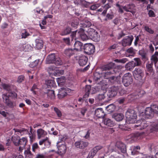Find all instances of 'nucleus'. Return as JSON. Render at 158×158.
<instances>
[{
    "instance_id": "f257e3e1",
    "label": "nucleus",
    "mask_w": 158,
    "mask_h": 158,
    "mask_svg": "<svg viewBox=\"0 0 158 158\" xmlns=\"http://www.w3.org/2000/svg\"><path fill=\"white\" fill-rule=\"evenodd\" d=\"M127 122L129 124L134 123L136 121L137 115L135 111L129 109L126 113Z\"/></svg>"
},
{
    "instance_id": "f03ea898",
    "label": "nucleus",
    "mask_w": 158,
    "mask_h": 158,
    "mask_svg": "<svg viewBox=\"0 0 158 158\" xmlns=\"http://www.w3.org/2000/svg\"><path fill=\"white\" fill-rule=\"evenodd\" d=\"M16 95V94L15 93H7L6 94H4L2 95V97L3 100L9 107L13 108L15 106V105L9 100V97H15Z\"/></svg>"
},
{
    "instance_id": "7ed1b4c3",
    "label": "nucleus",
    "mask_w": 158,
    "mask_h": 158,
    "mask_svg": "<svg viewBox=\"0 0 158 158\" xmlns=\"http://www.w3.org/2000/svg\"><path fill=\"white\" fill-rule=\"evenodd\" d=\"M88 36L95 41H98L99 40V35L98 33L92 28H89L87 31Z\"/></svg>"
},
{
    "instance_id": "20e7f679",
    "label": "nucleus",
    "mask_w": 158,
    "mask_h": 158,
    "mask_svg": "<svg viewBox=\"0 0 158 158\" xmlns=\"http://www.w3.org/2000/svg\"><path fill=\"white\" fill-rule=\"evenodd\" d=\"M122 83L126 87L129 86L132 84L133 80L131 74L128 73L125 74L122 78Z\"/></svg>"
},
{
    "instance_id": "39448f33",
    "label": "nucleus",
    "mask_w": 158,
    "mask_h": 158,
    "mask_svg": "<svg viewBox=\"0 0 158 158\" xmlns=\"http://www.w3.org/2000/svg\"><path fill=\"white\" fill-rule=\"evenodd\" d=\"M114 63H111L108 65H106L104 68V69L105 70H108L109 71L103 73L102 74L103 75L104 77L106 79L109 78V76L112 74L114 72L113 70H110L111 68L114 67Z\"/></svg>"
},
{
    "instance_id": "423d86ee",
    "label": "nucleus",
    "mask_w": 158,
    "mask_h": 158,
    "mask_svg": "<svg viewBox=\"0 0 158 158\" xmlns=\"http://www.w3.org/2000/svg\"><path fill=\"white\" fill-rule=\"evenodd\" d=\"M27 139H11L14 144L16 146H19V150H22L27 143Z\"/></svg>"
},
{
    "instance_id": "0eeeda50",
    "label": "nucleus",
    "mask_w": 158,
    "mask_h": 158,
    "mask_svg": "<svg viewBox=\"0 0 158 158\" xmlns=\"http://www.w3.org/2000/svg\"><path fill=\"white\" fill-rule=\"evenodd\" d=\"M133 75L135 79L137 80L142 79L143 76V71L140 68H135L133 72Z\"/></svg>"
},
{
    "instance_id": "6e6552de",
    "label": "nucleus",
    "mask_w": 158,
    "mask_h": 158,
    "mask_svg": "<svg viewBox=\"0 0 158 158\" xmlns=\"http://www.w3.org/2000/svg\"><path fill=\"white\" fill-rule=\"evenodd\" d=\"M94 47L91 44H86L83 46L84 52L86 54L91 55L94 52Z\"/></svg>"
},
{
    "instance_id": "1a4fd4ad",
    "label": "nucleus",
    "mask_w": 158,
    "mask_h": 158,
    "mask_svg": "<svg viewBox=\"0 0 158 158\" xmlns=\"http://www.w3.org/2000/svg\"><path fill=\"white\" fill-rule=\"evenodd\" d=\"M148 126V123L144 119H141L137 121L135 128L137 129L142 130L146 128Z\"/></svg>"
},
{
    "instance_id": "9d476101",
    "label": "nucleus",
    "mask_w": 158,
    "mask_h": 158,
    "mask_svg": "<svg viewBox=\"0 0 158 158\" xmlns=\"http://www.w3.org/2000/svg\"><path fill=\"white\" fill-rule=\"evenodd\" d=\"M119 88L118 86H113L111 87L108 90L107 95L109 98H113L117 94Z\"/></svg>"
},
{
    "instance_id": "9b49d317",
    "label": "nucleus",
    "mask_w": 158,
    "mask_h": 158,
    "mask_svg": "<svg viewBox=\"0 0 158 158\" xmlns=\"http://www.w3.org/2000/svg\"><path fill=\"white\" fill-rule=\"evenodd\" d=\"M70 89L67 88H61L59 89L58 94V97L59 99L64 98L70 91Z\"/></svg>"
},
{
    "instance_id": "f8f14e48",
    "label": "nucleus",
    "mask_w": 158,
    "mask_h": 158,
    "mask_svg": "<svg viewBox=\"0 0 158 158\" xmlns=\"http://www.w3.org/2000/svg\"><path fill=\"white\" fill-rule=\"evenodd\" d=\"M134 38L133 36H127L125 37L122 41V44L123 46L127 45H130L132 42Z\"/></svg>"
},
{
    "instance_id": "ddd939ff",
    "label": "nucleus",
    "mask_w": 158,
    "mask_h": 158,
    "mask_svg": "<svg viewBox=\"0 0 158 158\" xmlns=\"http://www.w3.org/2000/svg\"><path fill=\"white\" fill-rule=\"evenodd\" d=\"M60 141H58L57 143L58 145L57 148H58L57 152L58 154L62 155L65 153L66 152V148L65 145L62 144H61V145L60 146Z\"/></svg>"
},
{
    "instance_id": "4468645a",
    "label": "nucleus",
    "mask_w": 158,
    "mask_h": 158,
    "mask_svg": "<svg viewBox=\"0 0 158 158\" xmlns=\"http://www.w3.org/2000/svg\"><path fill=\"white\" fill-rule=\"evenodd\" d=\"M115 146L119 150L123 153H125L126 152V148L125 145L123 142L118 141L116 142Z\"/></svg>"
},
{
    "instance_id": "2eb2a0df",
    "label": "nucleus",
    "mask_w": 158,
    "mask_h": 158,
    "mask_svg": "<svg viewBox=\"0 0 158 158\" xmlns=\"http://www.w3.org/2000/svg\"><path fill=\"white\" fill-rule=\"evenodd\" d=\"M89 143L87 142L80 141L76 142L75 143L76 147L80 149H83L86 147L88 145Z\"/></svg>"
},
{
    "instance_id": "dca6fc26",
    "label": "nucleus",
    "mask_w": 158,
    "mask_h": 158,
    "mask_svg": "<svg viewBox=\"0 0 158 158\" xmlns=\"http://www.w3.org/2000/svg\"><path fill=\"white\" fill-rule=\"evenodd\" d=\"M56 55L54 53H52L48 55L46 60V64H53L55 61L56 58Z\"/></svg>"
},
{
    "instance_id": "f3484780",
    "label": "nucleus",
    "mask_w": 158,
    "mask_h": 158,
    "mask_svg": "<svg viewBox=\"0 0 158 158\" xmlns=\"http://www.w3.org/2000/svg\"><path fill=\"white\" fill-rule=\"evenodd\" d=\"M152 109V105L150 107H148L146 109L145 113L147 118H152L153 116L154 113Z\"/></svg>"
},
{
    "instance_id": "a211bd4d",
    "label": "nucleus",
    "mask_w": 158,
    "mask_h": 158,
    "mask_svg": "<svg viewBox=\"0 0 158 158\" xmlns=\"http://www.w3.org/2000/svg\"><path fill=\"white\" fill-rule=\"evenodd\" d=\"M135 6L133 4H129L123 6V9L127 12H130L133 14L135 12L133 10L135 9Z\"/></svg>"
},
{
    "instance_id": "6ab92c4d",
    "label": "nucleus",
    "mask_w": 158,
    "mask_h": 158,
    "mask_svg": "<svg viewBox=\"0 0 158 158\" xmlns=\"http://www.w3.org/2000/svg\"><path fill=\"white\" fill-rule=\"evenodd\" d=\"M74 48H73L76 52L81 51L83 48L82 43L79 41H75L74 44Z\"/></svg>"
},
{
    "instance_id": "aec40b11",
    "label": "nucleus",
    "mask_w": 158,
    "mask_h": 158,
    "mask_svg": "<svg viewBox=\"0 0 158 158\" xmlns=\"http://www.w3.org/2000/svg\"><path fill=\"white\" fill-rule=\"evenodd\" d=\"M112 117L117 121H121L124 118V115L122 113H114Z\"/></svg>"
},
{
    "instance_id": "412c9836",
    "label": "nucleus",
    "mask_w": 158,
    "mask_h": 158,
    "mask_svg": "<svg viewBox=\"0 0 158 158\" xmlns=\"http://www.w3.org/2000/svg\"><path fill=\"white\" fill-rule=\"evenodd\" d=\"M111 7V5L109 3H107L104 5V6H102L101 8L98 9V11L99 12H102L103 11L102 14L104 16H105L107 10Z\"/></svg>"
},
{
    "instance_id": "4be33fe9",
    "label": "nucleus",
    "mask_w": 158,
    "mask_h": 158,
    "mask_svg": "<svg viewBox=\"0 0 158 158\" xmlns=\"http://www.w3.org/2000/svg\"><path fill=\"white\" fill-rule=\"evenodd\" d=\"M95 114L98 118H102L105 114L102 108H98L95 110Z\"/></svg>"
},
{
    "instance_id": "5701e85b",
    "label": "nucleus",
    "mask_w": 158,
    "mask_h": 158,
    "mask_svg": "<svg viewBox=\"0 0 158 158\" xmlns=\"http://www.w3.org/2000/svg\"><path fill=\"white\" fill-rule=\"evenodd\" d=\"M43 41L40 39H37L35 40V47L37 49L42 48L43 46Z\"/></svg>"
},
{
    "instance_id": "b1692460",
    "label": "nucleus",
    "mask_w": 158,
    "mask_h": 158,
    "mask_svg": "<svg viewBox=\"0 0 158 158\" xmlns=\"http://www.w3.org/2000/svg\"><path fill=\"white\" fill-rule=\"evenodd\" d=\"M80 35L81 39L83 41L89 39V36L84 33V30L82 28L80 29L77 33Z\"/></svg>"
},
{
    "instance_id": "393cba45",
    "label": "nucleus",
    "mask_w": 158,
    "mask_h": 158,
    "mask_svg": "<svg viewBox=\"0 0 158 158\" xmlns=\"http://www.w3.org/2000/svg\"><path fill=\"white\" fill-rule=\"evenodd\" d=\"M37 133L38 138H44L47 135V132L41 128L37 131Z\"/></svg>"
},
{
    "instance_id": "a878e982",
    "label": "nucleus",
    "mask_w": 158,
    "mask_h": 158,
    "mask_svg": "<svg viewBox=\"0 0 158 158\" xmlns=\"http://www.w3.org/2000/svg\"><path fill=\"white\" fill-rule=\"evenodd\" d=\"M88 58L85 56H81L79 60V63L81 66L85 65L87 61Z\"/></svg>"
},
{
    "instance_id": "bb28decb",
    "label": "nucleus",
    "mask_w": 158,
    "mask_h": 158,
    "mask_svg": "<svg viewBox=\"0 0 158 158\" xmlns=\"http://www.w3.org/2000/svg\"><path fill=\"white\" fill-rule=\"evenodd\" d=\"M76 52L74 49L68 48L65 50L64 51V54L69 57L75 54Z\"/></svg>"
},
{
    "instance_id": "cd10ccee",
    "label": "nucleus",
    "mask_w": 158,
    "mask_h": 158,
    "mask_svg": "<svg viewBox=\"0 0 158 158\" xmlns=\"http://www.w3.org/2000/svg\"><path fill=\"white\" fill-rule=\"evenodd\" d=\"M80 25V27L85 28L90 27L92 25V23L90 22L87 20H84L81 22Z\"/></svg>"
},
{
    "instance_id": "c85d7f7f",
    "label": "nucleus",
    "mask_w": 158,
    "mask_h": 158,
    "mask_svg": "<svg viewBox=\"0 0 158 158\" xmlns=\"http://www.w3.org/2000/svg\"><path fill=\"white\" fill-rule=\"evenodd\" d=\"M150 130L151 132L158 131V121H156L152 123L150 126Z\"/></svg>"
},
{
    "instance_id": "c756f323",
    "label": "nucleus",
    "mask_w": 158,
    "mask_h": 158,
    "mask_svg": "<svg viewBox=\"0 0 158 158\" xmlns=\"http://www.w3.org/2000/svg\"><path fill=\"white\" fill-rule=\"evenodd\" d=\"M103 123L105 125L110 127H113L115 124L113 121L108 118H105L103 121Z\"/></svg>"
},
{
    "instance_id": "7c9ffc66",
    "label": "nucleus",
    "mask_w": 158,
    "mask_h": 158,
    "mask_svg": "<svg viewBox=\"0 0 158 158\" xmlns=\"http://www.w3.org/2000/svg\"><path fill=\"white\" fill-rule=\"evenodd\" d=\"M135 64L133 61L129 62L126 64L125 68L128 70L131 71L135 67Z\"/></svg>"
},
{
    "instance_id": "2f4dec72",
    "label": "nucleus",
    "mask_w": 158,
    "mask_h": 158,
    "mask_svg": "<svg viewBox=\"0 0 158 158\" xmlns=\"http://www.w3.org/2000/svg\"><path fill=\"white\" fill-rule=\"evenodd\" d=\"M48 97V98L53 100L55 98V96L54 91L52 90H48L47 93Z\"/></svg>"
},
{
    "instance_id": "473e14b6",
    "label": "nucleus",
    "mask_w": 158,
    "mask_h": 158,
    "mask_svg": "<svg viewBox=\"0 0 158 158\" xmlns=\"http://www.w3.org/2000/svg\"><path fill=\"white\" fill-rule=\"evenodd\" d=\"M56 79L57 83L59 85H63L65 81V77L64 76H62L60 77H58Z\"/></svg>"
},
{
    "instance_id": "72a5a7b5",
    "label": "nucleus",
    "mask_w": 158,
    "mask_h": 158,
    "mask_svg": "<svg viewBox=\"0 0 158 158\" xmlns=\"http://www.w3.org/2000/svg\"><path fill=\"white\" fill-rule=\"evenodd\" d=\"M115 109V106L113 104H110L106 107V110L109 113L114 111Z\"/></svg>"
},
{
    "instance_id": "f704fd0d",
    "label": "nucleus",
    "mask_w": 158,
    "mask_h": 158,
    "mask_svg": "<svg viewBox=\"0 0 158 158\" xmlns=\"http://www.w3.org/2000/svg\"><path fill=\"white\" fill-rule=\"evenodd\" d=\"M56 67L54 66H50L47 69V71L50 75H53L55 71Z\"/></svg>"
},
{
    "instance_id": "c9c22d12",
    "label": "nucleus",
    "mask_w": 158,
    "mask_h": 158,
    "mask_svg": "<svg viewBox=\"0 0 158 158\" xmlns=\"http://www.w3.org/2000/svg\"><path fill=\"white\" fill-rule=\"evenodd\" d=\"M153 63L152 62H148L147 64L146 67L147 70L150 73H152L153 71Z\"/></svg>"
},
{
    "instance_id": "e433bc0d",
    "label": "nucleus",
    "mask_w": 158,
    "mask_h": 158,
    "mask_svg": "<svg viewBox=\"0 0 158 158\" xmlns=\"http://www.w3.org/2000/svg\"><path fill=\"white\" fill-rule=\"evenodd\" d=\"M54 64L57 65H61L63 64V62L61 59L58 56H56Z\"/></svg>"
},
{
    "instance_id": "4c0bfd02",
    "label": "nucleus",
    "mask_w": 158,
    "mask_h": 158,
    "mask_svg": "<svg viewBox=\"0 0 158 158\" xmlns=\"http://www.w3.org/2000/svg\"><path fill=\"white\" fill-rule=\"evenodd\" d=\"M71 31V29L69 27H67L65 29L62 31L61 33L62 35H65L69 34Z\"/></svg>"
},
{
    "instance_id": "58836bf2",
    "label": "nucleus",
    "mask_w": 158,
    "mask_h": 158,
    "mask_svg": "<svg viewBox=\"0 0 158 158\" xmlns=\"http://www.w3.org/2000/svg\"><path fill=\"white\" fill-rule=\"evenodd\" d=\"M143 133L139 132L131 134L130 135V137L131 138H134L142 137Z\"/></svg>"
},
{
    "instance_id": "ea45409f",
    "label": "nucleus",
    "mask_w": 158,
    "mask_h": 158,
    "mask_svg": "<svg viewBox=\"0 0 158 158\" xmlns=\"http://www.w3.org/2000/svg\"><path fill=\"white\" fill-rule=\"evenodd\" d=\"M46 83L48 86L54 87L55 85V82L52 80H48L46 81Z\"/></svg>"
},
{
    "instance_id": "a19ab883",
    "label": "nucleus",
    "mask_w": 158,
    "mask_h": 158,
    "mask_svg": "<svg viewBox=\"0 0 158 158\" xmlns=\"http://www.w3.org/2000/svg\"><path fill=\"white\" fill-rule=\"evenodd\" d=\"M64 71L62 70H59L58 68L56 67L55 72L54 75V76H59L63 74Z\"/></svg>"
},
{
    "instance_id": "79ce46f5",
    "label": "nucleus",
    "mask_w": 158,
    "mask_h": 158,
    "mask_svg": "<svg viewBox=\"0 0 158 158\" xmlns=\"http://www.w3.org/2000/svg\"><path fill=\"white\" fill-rule=\"evenodd\" d=\"M26 158H32V155L31 152L28 149L26 150L24 152Z\"/></svg>"
},
{
    "instance_id": "37998d69",
    "label": "nucleus",
    "mask_w": 158,
    "mask_h": 158,
    "mask_svg": "<svg viewBox=\"0 0 158 158\" xmlns=\"http://www.w3.org/2000/svg\"><path fill=\"white\" fill-rule=\"evenodd\" d=\"M91 87L90 85H87L85 88V91L86 94L88 96L89 95V93H91Z\"/></svg>"
},
{
    "instance_id": "c03bdc74",
    "label": "nucleus",
    "mask_w": 158,
    "mask_h": 158,
    "mask_svg": "<svg viewBox=\"0 0 158 158\" xmlns=\"http://www.w3.org/2000/svg\"><path fill=\"white\" fill-rule=\"evenodd\" d=\"M114 16L113 12L111 11L110 13H108L106 15V18L105 19V20L107 19H111L114 18Z\"/></svg>"
},
{
    "instance_id": "a18cd8bd",
    "label": "nucleus",
    "mask_w": 158,
    "mask_h": 158,
    "mask_svg": "<svg viewBox=\"0 0 158 158\" xmlns=\"http://www.w3.org/2000/svg\"><path fill=\"white\" fill-rule=\"evenodd\" d=\"M152 110H153L154 113L158 114V106L155 104L152 105Z\"/></svg>"
},
{
    "instance_id": "49530a36",
    "label": "nucleus",
    "mask_w": 158,
    "mask_h": 158,
    "mask_svg": "<svg viewBox=\"0 0 158 158\" xmlns=\"http://www.w3.org/2000/svg\"><path fill=\"white\" fill-rule=\"evenodd\" d=\"M144 29L146 31L151 34H153L154 32L153 30L148 26H145Z\"/></svg>"
},
{
    "instance_id": "de8ad7c7",
    "label": "nucleus",
    "mask_w": 158,
    "mask_h": 158,
    "mask_svg": "<svg viewBox=\"0 0 158 158\" xmlns=\"http://www.w3.org/2000/svg\"><path fill=\"white\" fill-rule=\"evenodd\" d=\"M90 4L91 3L86 2L85 0H81V4L85 7H88Z\"/></svg>"
},
{
    "instance_id": "09e8293b",
    "label": "nucleus",
    "mask_w": 158,
    "mask_h": 158,
    "mask_svg": "<svg viewBox=\"0 0 158 158\" xmlns=\"http://www.w3.org/2000/svg\"><path fill=\"white\" fill-rule=\"evenodd\" d=\"M134 61H133L135 64V66H139L141 64V61L139 58H135L134 59Z\"/></svg>"
},
{
    "instance_id": "8fccbe9b",
    "label": "nucleus",
    "mask_w": 158,
    "mask_h": 158,
    "mask_svg": "<svg viewBox=\"0 0 158 158\" xmlns=\"http://www.w3.org/2000/svg\"><path fill=\"white\" fill-rule=\"evenodd\" d=\"M39 62V60H36L34 61L31 63L29 64V66L30 67L34 68L37 65Z\"/></svg>"
},
{
    "instance_id": "3c124183",
    "label": "nucleus",
    "mask_w": 158,
    "mask_h": 158,
    "mask_svg": "<svg viewBox=\"0 0 158 158\" xmlns=\"http://www.w3.org/2000/svg\"><path fill=\"white\" fill-rule=\"evenodd\" d=\"M102 148V147L101 146H98L94 147L93 149V151L95 154L97 152L101 149Z\"/></svg>"
},
{
    "instance_id": "603ef678",
    "label": "nucleus",
    "mask_w": 158,
    "mask_h": 158,
    "mask_svg": "<svg viewBox=\"0 0 158 158\" xmlns=\"http://www.w3.org/2000/svg\"><path fill=\"white\" fill-rule=\"evenodd\" d=\"M30 35V34L25 30L22 32L21 34V38L25 39Z\"/></svg>"
},
{
    "instance_id": "864d4df0",
    "label": "nucleus",
    "mask_w": 158,
    "mask_h": 158,
    "mask_svg": "<svg viewBox=\"0 0 158 158\" xmlns=\"http://www.w3.org/2000/svg\"><path fill=\"white\" fill-rule=\"evenodd\" d=\"M151 59L152 61L151 62L153 63L154 62L155 64H156L158 60L157 57L155 55H153L151 57Z\"/></svg>"
},
{
    "instance_id": "5fc2aeb1",
    "label": "nucleus",
    "mask_w": 158,
    "mask_h": 158,
    "mask_svg": "<svg viewBox=\"0 0 158 158\" xmlns=\"http://www.w3.org/2000/svg\"><path fill=\"white\" fill-rule=\"evenodd\" d=\"M2 87L4 89L6 90L7 91H8V93H10L9 92V90L10 89V86L9 85L4 84L2 85Z\"/></svg>"
},
{
    "instance_id": "6e6d98bb",
    "label": "nucleus",
    "mask_w": 158,
    "mask_h": 158,
    "mask_svg": "<svg viewBox=\"0 0 158 158\" xmlns=\"http://www.w3.org/2000/svg\"><path fill=\"white\" fill-rule=\"evenodd\" d=\"M101 6L100 4H96L91 6L90 7V9L91 10H94Z\"/></svg>"
},
{
    "instance_id": "4d7b16f0",
    "label": "nucleus",
    "mask_w": 158,
    "mask_h": 158,
    "mask_svg": "<svg viewBox=\"0 0 158 158\" xmlns=\"http://www.w3.org/2000/svg\"><path fill=\"white\" fill-rule=\"evenodd\" d=\"M54 110L57 114L58 117H60L62 116V114L60 111L57 108L54 107Z\"/></svg>"
},
{
    "instance_id": "13d9d810",
    "label": "nucleus",
    "mask_w": 158,
    "mask_h": 158,
    "mask_svg": "<svg viewBox=\"0 0 158 158\" xmlns=\"http://www.w3.org/2000/svg\"><path fill=\"white\" fill-rule=\"evenodd\" d=\"M123 68L121 65H118L115 67L114 69L113 70V72L114 73L119 72V71Z\"/></svg>"
},
{
    "instance_id": "bf43d9fd",
    "label": "nucleus",
    "mask_w": 158,
    "mask_h": 158,
    "mask_svg": "<svg viewBox=\"0 0 158 158\" xmlns=\"http://www.w3.org/2000/svg\"><path fill=\"white\" fill-rule=\"evenodd\" d=\"M105 98V96L104 94H98L97 97V98L99 100H103Z\"/></svg>"
},
{
    "instance_id": "052dcab7",
    "label": "nucleus",
    "mask_w": 158,
    "mask_h": 158,
    "mask_svg": "<svg viewBox=\"0 0 158 158\" xmlns=\"http://www.w3.org/2000/svg\"><path fill=\"white\" fill-rule=\"evenodd\" d=\"M140 147L139 146H136V147L135 146L134 147V148L133 149V151H132L131 152V154L133 155H135L136 154V152H137L136 151V150H140Z\"/></svg>"
},
{
    "instance_id": "680f3d73",
    "label": "nucleus",
    "mask_w": 158,
    "mask_h": 158,
    "mask_svg": "<svg viewBox=\"0 0 158 158\" xmlns=\"http://www.w3.org/2000/svg\"><path fill=\"white\" fill-rule=\"evenodd\" d=\"M24 77L23 75H20L18 77V79L17 80V82L19 83H20L22 82L24 80Z\"/></svg>"
},
{
    "instance_id": "e2e57ef3",
    "label": "nucleus",
    "mask_w": 158,
    "mask_h": 158,
    "mask_svg": "<svg viewBox=\"0 0 158 158\" xmlns=\"http://www.w3.org/2000/svg\"><path fill=\"white\" fill-rule=\"evenodd\" d=\"M109 81L112 83H114L117 79V78L114 76L110 77L109 78Z\"/></svg>"
},
{
    "instance_id": "0e129e2a",
    "label": "nucleus",
    "mask_w": 158,
    "mask_h": 158,
    "mask_svg": "<svg viewBox=\"0 0 158 158\" xmlns=\"http://www.w3.org/2000/svg\"><path fill=\"white\" fill-rule=\"evenodd\" d=\"M148 14L150 17H155L156 15L154 11L152 10H149L148 12Z\"/></svg>"
},
{
    "instance_id": "69168bd1",
    "label": "nucleus",
    "mask_w": 158,
    "mask_h": 158,
    "mask_svg": "<svg viewBox=\"0 0 158 158\" xmlns=\"http://www.w3.org/2000/svg\"><path fill=\"white\" fill-rule=\"evenodd\" d=\"M95 154L93 151H91L89 153L87 158H93L95 155Z\"/></svg>"
},
{
    "instance_id": "338daca9",
    "label": "nucleus",
    "mask_w": 158,
    "mask_h": 158,
    "mask_svg": "<svg viewBox=\"0 0 158 158\" xmlns=\"http://www.w3.org/2000/svg\"><path fill=\"white\" fill-rule=\"evenodd\" d=\"M153 44L155 45H158V35H156L153 40Z\"/></svg>"
},
{
    "instance_id": "774afa93",
    "label": "nucleus",
    "mask_w": 158,
    "mask_h": 158,
    "mask_svg": "<svg viewBox=\"0 0 158 158\" xmlns=\"http://www.w3.org/2000/svg\"><path fill=\"white\" fill-rule=\"evenodd\" d=\"M78 23L77 21L74 20L71 23V26L73 27H77L78 25Z\"/></svg>"
}]
</instances>
